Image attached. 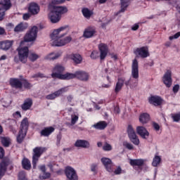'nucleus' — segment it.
I'll use <instances>...</instances> for the list:
<instances>
[{
    "instance_id": "1",
    "label": "nucleus",
    "mask_w": 180,
    "mask_h": 180,
    "mask_svg": "<svg viewBox=\"0 0 180 180\" xmlns=\"http://www.w3.org/2000/svg\"><path fill=\"white\" fill-rule=\"evenodd\" d=\"M131 77L134 78L135 82H133V79L131 77L129 80L126 81L124 77H120L115 84V92L119 94L122 91V88L125 84L126 86L130 85V88H136L139 82V61L137 59H134L132 60L131 65Z\"/></svg>"
},
{
    "instance_id": "2",
    "label": "nucleus",
    "mask_w": 180,
    "mask_h": 180,
    "mask_svg": "<svg viewBox=\"0 0 180 180\" xmlns=\"http://www.w3.org/2000/svg\"><path fill=\"white\" fill-rule=\"evenodd\" d=\"M50 12L48 15V18L51 23H58V21L61 20V16L64 13L68 12V9L64 6H49Z\"/></svg>"
},
{
    "instance_id": "3",
    "label": "nucleus",
    "mask_w": 180,
    "mask_h": 180,
    "mask_svg": "<svg viewBox=\"0 0 180 180\" xmlns=\"http://www.w3.org/2000/svg\"><path fill=\"white\" fill-rule=\"evenodd\" d=\"M64 71H65V68H64V66L60 64L56 65L52 70V74H51L52 78H58V79H63V80L70 79V78H71L72 75L70 72L63 74Z\"/></svg>"
},
{
    "instance_id": "4",
    "label": "nucleus",
    "mask_w": 180,
    "mask_h": 180,
    "mask_svg": "<svg viewBox=\"0 0 180 180\" xmlns=\"http://www.w3.org/2000/svg\"><path fill=\"white\" fill-rule=\"evenodd\" d=\"M68 29V25L62 26L56 30H54L51 35V46H55L57 42L63 39L67 33H63Z\"/></svg>"
},
{
    "instance_id": "5",
    "label": "nucleus",
    "mask_w": 180,
    "mask_h": 180,
    "mask_svg": "<svg viewBox=\"0 0 180 180\" xmlns=\"http://www.w3.org/2000/svg\"><path fill=\"white\" fill-rule=\"evenodd\" d=\"M18 53V56L14 57L15 63H22V64H26L27 63V58L29 57V48L27 46L22 47V45H20V47L17 49Z\"/></svg>"
},
{
    "instance_id": "6",
    "label": "nucleus",
    "mask_w": 180,
    "mask_h": 180,
    "mask_svg": "<svg viewBox=\"0 0 180 180\" xmlns=\"http://www.w3.org/2000/svg\"><path fill=\"white\" fill-rule=\"evenodd\" d=\"M37 33H39V27H37V26L32 27L25 35L24 41H21L20 46H23L25 42L36 41Z\"/></svg>"
},
{
    "instance_id": "7",
    "label": "nucleus",
    "mask_w": 180,
    "mask_h": 180,
    "mask_svg": "<svg viewBox=\"0 0 180 180\" xmlns=\"http://www.w3.org/2000/svg\"><path fill=\"white\" fill-rule=\"evenodd\" d=\"M47 148L43 147H36L33 149V155H32V165L33 168H36L37 165V161L39 158L41 156L43 153H46Z\"/></svg>"
},
{
    "instance_id": "8",
    "label": "nucleus",
    "mask_w": 180,
    "mask_h": 180,
    "mask_svg": "<svg viewBox=\"0 0 180 180\" xmlns=\"http://www.w3.org/2000/svg\"><path fill=\"white\" fill-rule=\"evenodd\" d=\"M72 75L71 77H69V79H73V78H77L80 81L86 82L89 79V74L85 71H77L75 73H71Z\"/></svg>"
},
{
    "instance_id": "9",
    "label": "nucleus",
    "mask_w": 180,
    "mask_h": 180,
    "mask_svg": "<svg viewBox=\"0 0 180 180\" xmlns=\"http://www.w3.org/2000/svg\"><path fill=\"white\" fill-rule=\"evenodd\" d=\"M0 5H2L0 8V20H3L4 16H5V11L11 9L12 4H11V0H0Z\"/></svg>"
},
{
    "instance_id": "10",
    "label": "nucleus",
    "mask_w": 180,
    "mask_h": 180,
    "mask_svg": "<svg viewBox=\"0 0 180 180\" xmlns=\"http://www.w3.org/2000/svg\"><path fill=\"white\" fill-rule=\"evenodd\" d=\"M134 53L136 57H140L141 58H147V57H150V52H148V47L147 46L137 48Z\"/></svg>"
},
{
    "instance_id": "11",
    "label": "nucleus",
    "mask_w": 180,
    "mask_h": 180,
    "mask_svg": "<svg viewBox=\"0 0 180 180\" xmlns=\"http://www.w3.org/2000/svg\"><path fill=\"white\" fill-rule=\"evenodd\" d=\"M65 174L69 180H78V175L75 169L71 167H67L65 169Z\"/></svg>"
},
{
    "instance_id": "12",
    "label": "nucleus",
    "mask_w": 180,
    "mask_h": 180,
    "mask_svg": "<svg viewBox=\"0 0 180 180\" xmlns=\"http://www.w3.org/2000/svg\"><path fill=\"white\" fill-rule=\"evenodd\" d=\"M65 92H68V87H63L54 93L47 95L46 98L49 101H53V99L58 98V96H60V95H63V94H65Z\"/></svg>"
},
{
    "instance_id": "13",
    "label": "nucleus",
    "mask_w": 180,
    "mask_h": 180,
    "mask_svg": "<svg viewBox=\"0 0 180 180\" xmlns=\"http://www.w3.org/2000/svg\"><path fill=\"white\" fill-rule=\"evenodd\" d=\"M172 72L169 70H167L165 73L162 81L167 88H171V85H172Z\"/></svg>"
},
{
    "instance_id": "14",
    "label": "nucleus",
    "mask_w": 180,
    "mask_h": 180,
    "mask_svg": "<svg viewBox=\"0 0 180 180\" xmlns=\"http://www.w3.org/2000/svg\"><path fill=\"white\" fill-rule=\"evenodd\" d=\"M98 49L100 51L101 60H105V58H106V56H108V53L109 52L108 45H106L105 44H100L98 45Z\"/></svg>"
},
{
    "instance_id": "15",
    "label": "nucleus",
    "mask_w": 180,
    "mask_h": 180,
    "mask_svg": "<svg viewBox=\"0 0 180 180\" xmlns=\"http://www.w3.org/2000/svg\"><path fill=\"white\" fill-rule=\"evenodd\" d=\"M72 41V36L69 35L65 38H61L56 44L54 47H63V46H66Z\"/></svg>"
},
{
    "instance_id": "16",
    "label": "nucleus",
    "mask_w": 180,
    "mask_h": 180,
    "mask_svg": "<svg viewBox=\"0 0 180 180\" xmlns=\"http://www.w3.org/2000/svg\"><path fill=\"white\" fill-rule=\"evenodd\" d=\"M28 11L31 15H37L40 12V6H39L38 4L31 3L28 7Z\"/></svg>"
},
{
    "instance_id": "17",
    "label": "nucleus",
    "mask_w": 180,
    "mask_h": 180,
    "mask_svg": "<svg viewBox=\"0 0 180 180\" xmlns=\"http://www.w3.org/2000/svg\"><path fill=\"white\" fill-rule=\"evenodd\" d=\"M136 132L138 134H139V136H141V137H142V139H148L150 136V133L144 127H137Z\"/></svg>"
},
{
    "instance_id": "18",
    "label": "nucleus",
    "mask_w": 180,
    "mask_h": 180,
    "mask_svg": "<svg viewBox=\"0 0 180 180\" xmlns=\"http://www.w3.org/2000/svg\"><path fill=\"white\" fill-rule=\"evenodd\" d=\"M129 5H130V0H120V10L116 13V15H119V13H124L126 11H127V8H129Z\"/></svg>"
},
{
    "instance_id": "19",
    "label": "nucleus",
    "mask_w": 180,
    "mask_h": 180,
    "mask_svg": "<svg viewBox=\"0 0 180 180\" xmlns=\"http://www.w3.org/2000/svg\"><path fill=\"white\" fill-rule=\"evenodd\" d=\"M10 85L12 88H15L16 89H22L23 84L19 79L11 78L10 79Z\"/></svg>"
},
{
    "instance_id": "20",
    "label": "nucleus",
    "mask_w": 180,
    "mask_h": 180,
    "mask_svg": "<svg viewBox=\"0 0 180 180\" xmlns=\"http://www.w3.org/2000/svg\"><path fill=\"white\" fill-rule=\"evenodd\" d=\"M13 46V40H6L0 42V49L4 51L9 50Z\"/></svg>"
},
{
    "instance_id": "21",
    "label": "nucleus",
    "mask_w": 180,
    "mask_h": 180,
    "mask_svg": "<svg viewBox=\"0 0 180 180\" xmlns=\"http://www.w3.org/2000/svg\"><path fill=\"white\" fill-rule=\"evenodd\" d=\"M101 161L108 172H113V169H112V160L108 158H103Z\"/></svg>"
},
{
    "instance_id": "22",
    "label": "nucleus",
    "mask_w": 180,
    "mask_h": 180,
    "mask_svg": "<svg viewBox=\"0 0 180 180\" xmlns=\"http://www.w3.org/2000/svg\"><path fill=\"white\" fill-rule=\"evenodd\" d=\"M149 103L154 106H160L162 103V98L158 96H153L149 98Z\"/></svg>"
},
{
    "instance_id": "23",
    "label": "nucleus",
    "mask_w": 180,
    "mask_h": 180,
    "mask_svg": "<svg viewBox=\"0 0 180 180\" xmlns=\"http://www.w3.org/2000/svg\"><path fill=\"white\" fill-rule=\"evenodd\" d=\"M95 33H96V30L94 27H88L84 30L83 37H85L86 39H91V37H93Z\"/></svg>"
},
{
    "instance_id": "24",
    "label": "nucleus",
    "mask_w": 180,
    "mask_h": 180,
    "mask_svg": "<svg viewBox=\"0 0 180 180\" xmlns=\"http://www.w3.org/2000/svg\"><path fill=\"white\" fill-rule=\"evenodd\" d=\"M146 162L145 160L143 159H131L129 160V164L130 165H131L132 167H143V165H144Z\"/></svg>"
},
{
    "instance_id": "25",
    "label": "nucleus",
    "mask_w": 180,
    "mask_h": 180,
    "mask_svg": "<svg viewBox=\"0 0 180 180\" xmlns=\"http://www.w3.org/2000/svg\"><path fill=\"white\" fill-rule=\"evenodd\" d=\"M27 129H29V120H27V118H24L20 124V131L27 133Z\"/></svg>"
},
{
    "instance_id": "26",
    "label": "nucleus",
    "mask_w": 180,
    "mask_h": 180,
    "mask_svg": "<svg viewBox=\"0 0 180 180\" xmlns=\"http://www.w3.org/2000/svg\"><path fill=\"white\" fill-rule=\"evenodd\" d=\"M75 147H81L82 148H89V142L85 140H77L75 143Z\"/></svg>"
},
{
    "instance_id": "27",
    "label": "nucleus",
    "mask_w": 180,
    "mask_h": 180,
    "mask_svg": "<svg viewBox=\"0 0 180 180\" xmlns=\"http://www.w3.org/2000/svg\"><path fill=\"white\" fill-rule=\"evenodd\" d=\"M139 122L142 124H147V123L150 122V115L146 112L141 114L139 116Z\"/></svg>"
},
{
    "instance_id": "28",
    "label": "nucleus",
    "mask_w": 180,
    "mask_h": 180,
    "mask_svg": "<svg viewBox=\"0 0 180 180\" xmlns=\"http://www.w3.org/2000/svg\"><path fill=\"white\" fill-rule=\"evenodd\" d=\"M70 58L75 63V64H81L82 63V56L78 53H72Z\"/></svg>"
},
{
    "instance_id": "29",
    "label": "nucleus",
    "mask_w": 180,
    "mask_h": 180,
    "mask_svg": "<svg viewBox=\"0 0 180 180\" xmlns=\"http://www.w3.org/2000/svg\"><path fill=\"white\" fill-rule=\"evenodd\" d=\"M32 105H33V101L32 98H27L24 103L22 105L21 108L22 110H29L32 108Z\"/></svg>"
},
{
    "instance_id": "30",
    "label": "nucleus",
    "mask_w": 180,
    "mask_h": 180,
    "mask_svg": "<svg viewBox=\"0 0 180 180\" xmlns=\"http://www.w3.org/2000/svg\"><path fill=\"white\" fill-rule=\"evenodd\" d=\"M26 29H27V24L20 22L15 27L14 32L15 33H20V32H23V30H26Z\"/></svg>"
},
{
    "instance_id": "31",
    "label": "nucleus",
    "mask_w": 180,
    "mask_h": 180,
    "mask_svg": "<svg viewBox=\"0 0 180 180\" xmlns=\"http://www.w3.org/2000/svg\"><path fill=\"white\" fill-rule=\"evenodd\" d=\"M54 131V127H46L41 131V136H44V137H47L51 134Z\"/></svg>"
},
{
    "instance_id": "32",
    "label": "nucleus",
    "mask_w": 180,
    "mask_h": 180,
    "mask_svg": "<svg viewBox=\"0 0 180 180\" xmlns=\"http://www.w3.org/2000/svg\"><path fill=\"white\" fill-rule=\"evenodd\" d=\"M108 123H106V122L101 121L94 124L93 127H94V129H96L97 130H103L106 129Z\"/></svg>"
},
{
    "instance_id": "33",
    "label": "nucleus",
    "mask_w": 180,
    "mask_h": 180,
    "mask_svg": "<svg viewBox=\"0 0 180 180\" xmlns=\"http://www.w3.org/2000/svg\"><path fill=\"white\" fill-rule=\"evenodd\" d=\"M8 167V162L3 161L0 163V179L4 175L5 172H6V167Z\"/></svg>"
},
{
    "instance_id": "34",
    "label": "nucleus",
    "mask_w": 180,
    "mask_h": 180,
    "mask_svg": "<svg viewBox=\"0 0 180 180\" xmlns=\"http://www.w3.org/2000/svg\"><path fill=\"white\" fill-rule=\"evenodd\" d=\"M61 54L60 53H51L44 57L45 60H57Z\"/></svg>"
},
{
    "instance_id": "35",
    "label": "nucleus",
    "mask_w": 180,
    "mask_h": 180,
    "mask_svg": "<svg viewBox=\"0 0 180 180\" xmlns=\"http://www.w3.org/2000/svg\"><path fill=\"white\" fill-rule=\"evenodd\" d=\"M22 165L24 169L29 170L30 169V168H32V164L30 163V160H29V159L27 158H24L22 160Z\"/></svg>"
},
{
    "instance_id": "36",
    "label": "nucleus",
    "mask_w": 180,
    "mask_h": 180,
    "mask_svg": "<svg viewBox=\"0 0 180 180\" xmlns=\"http://www.w3.org/2000/svg\"><path fill=\"white\" fill-rule=\"evenodd\" d=\"M82 14L86 19H89L91 16L94 14L92 11L89 10V8H84L82 10Z\"/></svg>"
},
{
    "instance_id": "37",
    "label": "nucleus",
    "mask_w": 180,
    "mask_h": 180,
    "mask_svg": "<svg viewBox=\"0 0 180 180\" xmlns=\"http://www.w3.org/2000/svg\"><path fill=\"white\" fill-rule=\"evenodd\" d=\"M25 137H26V132L20 131L18 135L17 136L18 143H19L20 144V143H22L23 140H25Z\"/></svg>"
},
{
    "instance_id": "38",
    "label": "nucleus",
    "mask_w": 180,
    "mask_h": 180,
    "mask_svg": "<svg viewBox=\"0 0 180 180\" xmlns=\"http://www.w3.org/2000/svg\"><path fill=\"white\" fill-rule=\"evenodd\" d=\"M78 119H79V115L77 112H74L71 115V125L74 126L77 122H78Z\"/></svg>"
},
{
    "instance_id": "39",
    "label": "nucleus",
    "mask_w": 180,
    "mask_h": 180,
    "mask_svg": "<svg viewBox=\"0 0 180 180\" xmlns=\"http://www.w3.org/2000/svg\"><path fill=\"white\" fill-rule=\"evenodd\" d=\"M28 58L30 60V61H32V63L36 61V60H38V58H40V56H39L37 53H30V54H28Z\"/></svg>"
},
{
    "instance_id": "40",
    "label": "nucleus",
    "mask_w": 180,
    "mask_h": 180,
    "mask_svg": "<svg viewBox=\"0 0 180 180\" xmlns=\"http://www.w3.org/2000/svg\"><path fill=\"white\" fill-rule=\"evenodd\" d=\"M160 162H161V157L155 155L153 158L152 165L153 167H158V165H160Z\"/></svg>"
},
{
    "instance_id": "41",
    "label": "nucleus",
    "mask_w": 180,
    "mask_h": 180,
    "mask_svg": "<svg viewBox=\"0 0 180 180\" xmlns=\"http://www.w3.org/2000/svg\"><path fill=\"white\" fill-rule=\"evenodd\" d=\"M127 133L129 139L130 137H133L134 136H136V131H134V129H133V127L131 125L128 126Z\"/></svg>"
},
{
    "instance_id": "42",
    "label": "nucleus",
    "mask_w": 180,
    "mask_h": 180,
    "mask_svg": "<svg viewBox=\"0 0 180 180\" xmlns=\"http://www.w3.org/2000/svg\"><path fill=\"white\" fill-rule=\"evenodd\" d=\"M129 140H131V143H133V144H134L135 146H139V144H140V139H139L137 135H134V136H131L129 138Z\"/></svg>"
},
{
    "instance_id": "43",
    "label": "nucleus",
    "mask_w": 180,
    "mask_h": 180,
    "mask_svg": "<svg viewBox=\"0 0 180 180\" xmlns=\"http://www.w3.org/2000/svg\"><path fill=\"white\" fill-rule=\"evenodd\" d=\"M65 0H52L51 2L49 4L50 8L51 6H56V5H60V4H64Z\"/></svg>"
},
{
    "instance_id": "44",
    "label": "nucleus",
    "mask_w": 180,
    "mask_h": 180,
    "mask_svg": "<svg viewBox=\"0 0 180 180\" xmlns=\"http://www.w3.org/2000/svg\"><path fill=\"white\" fill-rule=\"evenodd\" d=\"M1 143L4 147H9V144H11V139L9 138H2Z\"/></svg>"
},
{
    "instance_id": "45",
    "label": "nucleus",
    "mask_w": 180,
    "mask_h": 180,
    "mask_svg": "<svg viewBox=\"0 0 180 180\" xmlns=\"http://www.w3.org/2000/svg\"><path fill=\"white\" fill-rule=\"evenodd\" d=\"M107 80L108 81V83H103L101 85V88H105L106 89H108L110 86H111L112 83L110 82V77H109V76H107Z\"/></svg>"
},
{
    "instance_id": "46",
    "label": "nucleus",
    "mask_w": 180,
    "mask_h": 180,
    "mask_svg": "<svg viewBox=\"0 0 180 180\" xmlns=\"http://www.w3.org/2000/svg\"><path fill=\"white\" fill-rule=\"evenodd\" d=\"M91 171L94 174H98V164L94 163L91 165Z\"/></svg>"
},
{
    "instance_id": "47",
    "label": "nucleus",
    "mask_w": 180,
    "mask_h": 180,
    "mask_svg": "<svg viewBox=\"0 0 180 180\" xmlns=\"http://www.w3.org/2000/svg\"><path fill=\"white\" fill-rule=\"evenodd\" d=\"M91 58L93 60H96L99 57V52L98 51H93L91 54L90 55Z\"/></svg>"
},
{
    "instance_id": "48",
    "label": "nucleus",
    "mask_w": 180,
    "mask_h": 180,
    "mask_svg": "<svg viewBox=\"0 0 180 180\" xmlns=\"http://www.w3.org/2000/svg\"><path fill=\"white\" fill-rule=\"evenodd\" d=\"M18 179L19 180H27V179H26V174L25 173V172H19Z\"/></svg>"
},
{
    "instance_id": "49",
    "label": "nucleus",
    "mask_w": 180,
    "mask_h": 180,
    "mask_svg": "<svg viewBox=\"0 0 180 180\" xmlns=\"http://www.w3.org/2000/svg\"><path fill=\"white\" fill-rule=\"evenodd\" d=\"M103 150H104V151H111L112 146L110 144L106 143L103 145Z\"/></svg>"
},
{
    "instance_id": "50",
    "label": "nucleus",
    "mask_w": 180,
    "mask_h": 180,
    "mask_svg": "<svg viewBox=\"0 0 180 180\" xmlns=\"http://www.w3.org/2000/svg\"><path fill=\"white\" fill-rule=\"evenodd\" d=\"M172 117L174 122H179V120H180V112L176 113V114H173L172 115Z\"/></svg>"
},
{
    "instance_id": "51",
    "label": "nucleus",
    "mask_w": 180,
    "mask_h": 180,
    "mask_svg": "<svg viewBox=\"0 0 180 180\" xmlns=\"http://www.w3.org/2000/svg\"><path fill=\"white\" fill-rule=\"evenodd\" d=\"M51 176V174L49 172H44L42 176H39L40 179H49Z\"/></svg>"
},
{
    "instance_id": "52",
    "label": "nucleus",
    "mask_w": 180,
    "mask_h": 180,
    "mask_svg": "<svg viewBox=\"0 0 180 180\" xmlns=\"http://www.w3.org/2000/svg\"><path fill=\"white\" fill-rule=\"evenodd\" d=\"M123 146L124 147H126V148H127L128 150H133V148H134L133 144L126 141L123 143Z\"/></svg>"
},
{
    "instance_id": "53",
    "label": "nucleus",
    "mask_w": 180,
    "mask_h": 180,
    "mask_svg": "<svg viewBox=\"0 0 180 180\" xmlns=\"http://www.w3.org/2000/svg\"><path fill=\"white\" fill-rule=\"evenodd\" d=\"M32 78H46L43 73L38 72L32 75Z\"/></svg>"
},
{
    "instance_id": "54",
    "label": "nucleus",
    "mask_w": 180,
    "mask_h": 180,
    "mask_svg": "<svg viewBox=\"0 0 180 180\" xmlns=\"http://www.w3.org/2000/svg\"><path fill=\"white\" fill-rule=\"evenodd\" d=\"M22 85L24 87L27 88V89L32 88V84H30L29 82L25 80L23 83Z\"/></svg>"
},
{
    "instance_id": "55",
    "label": "nucleus",
    "mask_w": 180,
    "mask_h": 180,
    "mask_svg": "<svg viewBox=\"0 0 180 180\" xmlns=\"http://www.w3.org/2000/svg\"><path fill=\"white\" fill-rule=\"evenodd\" d=\"M180 37V32H176L174 35L169 37V40H174V39H179Z\"/></svg>"
},
{
    "instance_id": "56",
    "label": "nucleus",
    "mask_w": 180,
    "mask_h": 180,
    "mask_svg": "<svg viewBox=\"0 0 180 180\" xmlns=\"http://www.w3.org/2000/svg\"><path fill=\"white\" fill-rule=\"evenodd\" d=\"M114 174L115 175H120V174H122V167H120V166H118L117 169L114 171Z\"/></svg>"
},
{
    "instance_id": "57",
    "label": "nucleus",
    "mask_w": 180,
    "mask_h": 180,
    "mask_svg": "<svg viewBox=\"0 0 180 180\" xmlns=\"http://www.w3.org/2000/svg\"><path fill=\"white\" fill-rule=\"evenodd\" d=\"M179 84H176L173 86L172 91L174 94H178V91H179Z\"/></svg>"
},
{
    "instance_id": "58",
    "label": "nucleus",
    "mask_w": 180,
    "mask_h": 180,
    "mask_svg": "<svg viewBox=\"0 0 180 180\" xmlns=\"http://www.w3.org/2000/svg\"><path fill=\"white\" fill-rule=\"evenodd\" d=\"M30 18V13H27L23 14L22 19L24 20H29Z\"/></svg>"
},
{
    "instance_id": "59",
    "label": "nucleus",
    "mask_w": 180,
    "mask_h": 180,
    "mask_svg": "<svg viewBox=\"0 0 180 180\" xmlns=\"http://www.w3.org/2000/svg\"><path fill=\"white\" fill-rule=\"evenodd\" d=\"M153 126L156 131H158V130H160V125L157 122H153Z\"/></svg>"
},
{
    "instance_id": "60",
    "label": "nucleus",
    "mask_w": 180,
    "mask_h": 180,
    "mask_svg": "<svg viewBox=\"0 0 180 180\" xmlns=\"http://www.w3.org/2000/svg\"><path fill=\"white\" fill-rule=\"evenodd\" d=\"M139 27H140L139 23H136L131 27V30L136 31L139 29Z\"/></svg>"
},
{
    "instance_id": "61",
    "label": "nucleus",
    "mask_w": 180,
    "mask_h": 180,
    "mask_svg": "<svg viewBox=\"0 0 180 180\" xmlns=\"http://www.w3.org/2000/svg\"><path fill=\"white\" fill-rule=\"evenodd\" d=\"M5 155V150L2 147H0V158H2Z\"/></svg>"
},
{
    "instance_id": "62",
    "label": "nucleus",
    "mask_w": 180,
    "mask_h": 180,
    "mask_svg": "<svg viewBox=\"0 0 180 180\" xmlns=\"http://www.w3.org/2000/svg\"><path fill=\"white\" fill-rule=\"evenodd\" d=\"M61 141V135L57 136V146H60V143Z\"/></svg>"
},
{
    "instance_id": "63",
    "label": "nucleus",
    "mask_w": 180,
    "mask_h": 180,
    "mask_svg": "<svg viewBox=\"0 0 180 180\" xmlns=\"http://www.w3.org/2000/svg\"><path fill=\"white\" fill-rule=\"evenodd\" d=\"M39 169L40 171H41L42 172H46V165H41L39 167Z\"/></svg>"
},
{
    "instance_id": "64",
    "label": "nucleus",
    "mask_w": 180,
    "mask_h": 180,
    "mask_svg": "<svg viewBox=\"0 0 180 180\" xmlns=\"http://www.w3.org/2000/svg\"><path fill=\"white\" fill-rule=\"evenodd\" d=\"M68 102H72V99H74V97L72 95H69L67 97Z\"/></svg>"
}]
</instances>
